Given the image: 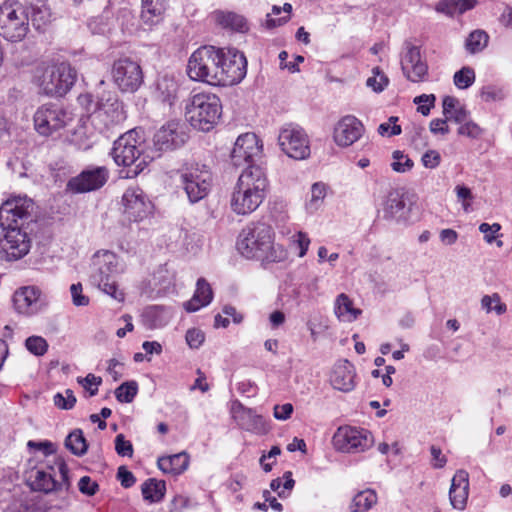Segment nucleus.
<instances>
[{
  "instance_id": "1",
  "label": "nucleus",
  "mask_w": 512,
  "mask_h": 512,
  "mask_svg": "<svg viewBox=\"0 0 512 512\" xmlns=\"http://www.w3.org/2000/svg\"><path fill=\"white\" fill-rule=\"evenodd\" d=\"M246 72L247 60L243 53L236 50L225 53L214 46L198 48L187 64V74L191 80L214 86L238 84Z\"/></svg>"
},
{
  "instance_id": "2",
  "label": "nucleus",
  "mask_w": 512,
  "mask_h": 512,
  "mask_svg": "<svg viewBox=\"0 0 512 512\" xmlns=\"http://www.w3.org/2000/svg\"><path fill=\"white\" fill-rule=\"evenodd\" d=\"M274 233L271 226L263 222L251 223L239 233L236 247L247 259L262 262H280L286 253L280 245H274Z\"/></svg>"
},
{
  "instance_id": "3",
  "label": "nucleus",
  "mask_w": 512,
  "mask_h": 512,
  "mask_svg": "<svg viewBox=\"0 0 512 512\" xmlns=\"http://www.w3.org/2000/svg\"><path fill=\"white\" fill-rule=\"evenodd\" d=\"M268 188L265 172L259 166H249L239 176L231 194L230 207L237 215L254 212L263 202Z\"/></svg>"
},
{
  "instance_id": "4",
  "label": "nucleus",
  "mask_w": 512,
  "mask_h": 512,
  "mask_svg": "<svg viewBox=\"0 0 512 512\" xmlns=\"http://www.w3.org/2000/svg\"><path fill=\"white\" fill-rule=\"evenodd\" d=\"M221 109V101L217 95L200 92L188 99L185 107V117L195 129L209 131L218 122Z\"/></svg>"
},
{
  "instance_id": "5",
  "label": "nucleus",
  "mask_w": 512,
  "mask_h": 512,
  "mask_svg": "<svg viewBox=\"0 0 512 512\" xmlns=\"http://www.w3.org/2000/svg\"><path fill=\"white\" fill-rule=\"evenodd\" d=\"M91 279L104 293L118 302H123L125 294L118 289L115 277L123 271L117 255L110 251H98L92 258Z\"/></svg>"
},
{
  "instance_id": "6",
  "label": "nucleus",
  "mask_w": 512,
  "mask_h": 512,
  "mask_svg": "<svg viewBox=\"0 0 512 512\" xmlns=\"http://www.w3.org/2000/svg\"><path fill=\"white\" fill-rule=\"evenodd\" d=\"M144 140L136 129H131L122 134L115 142L111 155L117 165L133 166V174L136 176L141 173L148 164V160L152 157H141L144 153Z\"/></svg>"
},
{
  "instance_id": "7",
  "label": "nucleus",
  "mask_w": 512,
  "mask_h": 512,
  "mask_svg": "<svg viewBox=\"0 0 512 512\" xmlns=\"http://www.w3.org/2000/svg\"><path fill=\"white\" fill-rule=\"evenodd\" d=\"M76 70L66 62L45 67L38 78L42 92L49 96H64L74 85Z\"/></svg>"
},
{
  "instance_id": "8",
  "label": "nucleus",
  "mask_w": 512,
  "mask_h": 512,
  "mask_svg": "<svg viewBox=\"0 0 512 512\" xmlns=\"http://www.w3.org/2000/svg\"><path fill=\"white\" fill-rule=\"evenodd\" d=\"M91 120L100 133L113 131L126 120L124 105L116 95L104 93L97 101Z\"/></svg>"
},
{
  "instance_id": "9",
  "label": "nucleus",
  "mask_w": 512,
  "mask_h": 512,
  "mask_svg": "<svg viewBox=\"0 0 512 512\" xmlns=\"http://www.w3.org/2000/svg\"><path fill=\"white\" fill-rule=\"evenodd\" d=\"M29 30V19L18 2L5 1L0 6V35L11 42L24 39Z\"/></svg>"
},
{
  "instance_id": "10",
  "label": "nucleus",
  "mask_w": 512,
  "mask_h": 512,
  "mask_svg": "<svg viewBox=\"0 0 512 512\" xmlns=\"http://www.w3.org/2000/svg\"><path fill=\"white\" fill-rule=\"evenodd\" d=\"M181 179L188 200L196 203L207 196L211 188L212 173L208 166L192 163L184 169Z\"/></svg>"
},
{
  "instance_id": "11",
  "label": "nucleus",
  "mask_w": 512,
  "mask_h": 512,
  "mask_svg": "<svg viewBox=\"0 0 512 512\" xmlns=\"http://www.w3.org/2000/svg\"><path fill=\"white\" fill-rule=\"evenodd\" d=\"M332 443L339 452L357 454L370 449L374 439L372 433L364 428L342 426L335 432Z\"/></svg>"
},
{
  "instance_id": "12",
  "label": "nucleus",
  "mask_w": 512,
  "mask_h": 512,
  "mask_svg": "<svg viewBox=\"0 0 512 512\" xmlns=\"http://www.w3.org/2000/svg\"><path fill=\"white\" fill-rule=\"evenodd\" d=\"M55 465L58 468L60 479H56L55 468L47 466V470L43 468H35L30 473L31 486L34 490L44 493L52 491L68 490L70 482L68 478V467L66 463L57 458Z\"/></svg>"
},
{
  "instance_id": "13",
  "label": "nucleus",
  "mask_w": 512,
  "mask_h": 512,
  "mask_svg": "<svg viewBox=\"0 0 512 512\" xmlns=\"http://www.w3.org/2000/svg\"><path fill=\"white\" fill-rule=\"evenodd\" d=\"M71 115L62 106L48 103L40 106L34 114V126L42 136H50L64 128L70 121Z\"/></svg>"
},
{
  "instance_id": "14",
  "label": "nucleus",
  "mask_w": 512,
  "mask_h": 512,
  "mask_svg": "<svg viewBox=\"0 0 512 512\" xmlns=\"http://www.w3.org/2000/svg\"><path fill=\"white\" fill-rule=\"evenodd\" d=\"M278 144L281 150L292 159L303 160L310 155L308 136L298 125H284L278 135Z\"/></svg>"
},
{
  "instance_id": "15",
  "label": "nucleus",
  "mask_w": 512,
  "mask_h": 512,
  "mask_svg": "<svg viewBox=\"0 0 512 512\" xmlns=\"http://www.w3.org/2000/svg\"><path fill=\"white\" fill-rule=\"evenodd\" d=\"M0 238V258L6 261H17L26 256L31 248V238L20 226L2 229Z\"/></svg>"
},
{
  "instance_id": "16",
  "label": "nucleus",
  "mask_w": 512,
  "mask_h": 512,
  "mask_svg": "<svg viewBox=\"0 0 512 512\" xmlns=\"http://www.w3.org/2000/svg\"><path fill=\"white\" fill-rule=\"evenodd\" d=\"M113 82L122 92H135L143 83L140 65L130 58L116 60L111 69Z\"/></svg>"
},
{
  "instance_id": "17",
  "label": "nucleus",
  "mask_w": 512,
  "mask_h": 512,
  "mask_svg": "<svg viewBox=\"0 0 512 512\" xmlns=\"http://www.w3.org/2000/svg\"><path fill=\"white\" fill-rule=\"evenodd\" d=\"M33 209V201L26 196H14L7 199L0 206V227H22L23 221L27 219Z\"/></svg>"
},
{
  "instance_id": "18",
  "label": "nucleus",
  "mask_w": 512,
  "mask_h": 512,
  "mask_svg": "<svg viewBox=\"0 0 512 512\" xmlns=\"http://www.w3.org/2000/svg\"><path fill=\"white\" fill-rule=\"evenodd\" d=\"M122 203L124 214L130 221H142L151 213L152 204L139 187L128 188L123 194Z\"/></svg>"
},
{
  "instance_id": "19",
  "label": "nucleus",
  "mask_w": 512,
  "mask_h": 512,
  "mask_svg": "<svg viewBox=\"0 0 512 512\" xmlns=\"http://www.w3.org/2000/svg\"><path fill=\"white\" fill-rule=\"evenodd\" d=\"M188 139L185 127L171 121L163 125L154 135L153 142L157 151H171L183 146Z\"/></svg>"
},
{
  "instance_id": "20",
  "label": "nucleus",
  "mask_w": 512,
  "mask_h": 512,
  "mask_svg": "<svg viewBox=\"0 0 512 512\" xmlns=\"http://www.w3.org/2000/svg\"><path fill=\"white\" fill-rule=\"evenodd\" d=\"M109 172L105 167L83 170L68 181L67 188L74 193H86L98 190L105 185Z\"/></svg>"
},
{
  "instance_id": "21",
  "label": "nucleus",
  "mask_w": 512,
  "mask_h": 512,
  "mask_svg": "<svg viewBox=\"0 0 512 512\" xmlns=\"http://www.w3.org/2000/svg\"><path fill=\"white\" fill-rule=\"evenodd\" d=\"M262 151V145L254 133H245L240 135L231 151V160L235 166H243L253 162L259 157Z\"/></svg>"
},
{
  "instance_id": "22",
  "label": "nucleus",
  "mask_w": 512,
  "mask_h": 512,
  "mask_svg": "<svg viewBox=\"0 0 512 512\" xmlns=\"http://www.w3.org/2000/svg\"><path fill=\"white\" fill-rule=\"evenodd\" d=\"M364 133V126L355 116L342 117L334 128L333 138L340 147H348L355 143Z\"/></svg>"
},
{
  "instance_id": "23",
  "label": "nucleus",
  "mask_w": 512,
  "mask_h": 512,
  "mask_svg": "<svg viewBox=\"0 0 512 512\" xmlns=\"http://www.w3.org/2000/svg\"><path fill=\"white\" fill-rule=\"evenodd\" d=\"M401 68L407 79L412 82L423 81L428 73V66L422 61L419 48L411 43H406Z\"/></svg>"
},
{
  "instance_id": "24",
  "label": "nucleus",
  "mask_w": 512,
  "mask_h": 512,
  "mask_svg": "<svg viewBox=\"0 0 512 512\" xmlns=\"http://www.w3.org/2000/svg\"><path fill=\"white\" fill-rule=\"evenodd\" d=\"M403 189H390L382 201L383 218L386 220H395L399 223L407 222L405 213L406 201Z\"/></svg>"
},
{
  "instance_id": "25",
  "label": "nucleus",
  "mask_w": 512,
  "mask_h": 512,
  "mask_svg": "<svg viewBox=\"0 0 512 512\" xmlns=\"http://www.w3.org/2000/svg\"><path fill=\"white\" fill-rule=\"evenodd\" d=\"M16 311L23 315H33L41 309V290L36 286L21 287L14 293Z\"/></svg>"
},
{
  "instance_id": "26",
  "label": "nucleus",
  "mask_w": 512,
  "mask_h": 512,
  "mask_svg": "<svg viewBox=\"0 0 512 512\" xmlns=\"http://www.w3.org/2000/svg\"><path fill=\"white\" fill-rule=\"evenodd\" d=\"M469 495V474L466 470H458L451 481L449 490L450 504L454 509L464 510Z\"/></svg>"
},
{
  "instance_id": "27",
  "label": "nucleus",
  "mask_w": 512,
  "mask_h": 512,
  "mask_svg": "<svg viewBox=\"0 0 512 512\" xmlns=\"http://www.w3.org/2000/svg\"><path fill=\"white\" fill-rule=\"evenodd\" d=\"M355 369L347 360L336 363L330 376V383L334 389L349 392L355 387Z\"/></svg>"
},
{
  "instance_id": "28",
  "label": "nucleus",
  "mask_w": 512,
  "mask_h": 512,
  "mask_svg": "<svg viewBox=\"0 0 512 512\" xmlns=\"http://www.w3.org/2000/svg\"><path fill=\"white\" fill-rule=\"evenodd\" d=\"M232 413L241 428L256 433H260L264 430L262 416L258 415L253 409L246 408L241 403H237L234 404Z\"/></svg>"
},
{
  "instance_id": "29",
  "label": "nucleus",
  "mask_w": 512,
  "mask_h": 512,
  "mask_svg": "<svg viewBox=\"0 0 512 512\" xmlns=\"http://www.w3.org/2000/svg\"><path fill=\"white\" fill-rule=\"evenodd\" d=\"M166 0H141V22L152 28L163 20Z\"/></svg>"
},
{
  "instance_id": "30",
  "label": "nucleus",
  "mask_w": 512,
  "mask_h": 512,
  "mask_svg": "<svg viewBox=\"0 0 512 512\" xmlns=\"http://www.w3.org/2000/svg\"><path fill=\"white\" fill-rule=\"evenodd\" d=\"M213 299V290L210 284L204 279L199 278L196 283V290L193 297L183 304L187 312H196L200 308L211 303Z\"/></svg>"
},
{
  "instance_id": "31",
  "label": "nucleus",
  "mask_w": 512,
  "mask_h": 512,
  "mask_svg": "<svg viewBox=\"0 0 512 512\" xmlns=\"http://www.w3.org/2000/svg\"><path fill=\"white\" fill-rule=\"evenodd\" d=\"M178 90L179 85L174 76L165 74L158 78L156 95L164 104L171 107L177 100Z\"/></svg>"
},
{
  "instance_id": "32",
  "label": "nucleus",
  "mask_w": 512,
  "mask_h": 512,
  "mask_svg": "<svg viewBox=\"0 0 512 512\" xmlns=\"http://www.w3.org/2000/svg\"><path fill=\"white\" fill-rule=\"evenodd\" d=\"M157 465L163 473L179 475L188 468L189 456L186 452L162 456L158 458Z\"/></svg>"
},
{
  "instance_id": "33",
  "label": "nucleus",
  "mask_w": 512,
  "mask_h": 512,
  "mask_svg": "<svg viewBox=\"0 0 512 512\" xmlns=\"http://www.w3.org/2000/svg\"><path fill=\"white\" fill-rule=\"evenodd\" d=\"M334 313L339 321L351 323L361 315L362 311L354 307L348 295L341 293L335 299Z\"/></svg>"
},
{
  "instance_id": "34",
  "label": "nucleus",
  "mask_w": 512,
  "mask_h": 512,
  "mask_svg": "<svg viewBox=\"0 0 512 512\" xmlns=\"http://www.w3.org/2000/svg\"><path fill=\"white\" fill-rule=\"evenodd\" d=\"M214 19L222 27L231 28L239 32L247 30V23L244 17L236 13L216 11L214 13Z\"/></svg>"
},
{
  "instance_id": "35",
  "label": "nucleus",
  "mask_w": 512,
  "mask_h": 512,
  "mask_svg": "<svg viewBox=\"0 0 512 512\" xmlns=\"http://www.w3.org/2000/svg\"><path fill=\"white\" fill-rule=\"evenodd\" d=\"M143 498L151 503L159 502L163 499L166 491L164 481L156 479H147L141 486Z\"/></svg>"
},
{
  "instance_id": "36",
  "label": "nucleus",
  "mask_w": 512,
  "mask_h": 512,
  "mask_svg": "<svg viewBox=\"0 0 512 512\" xmlns=\"http://www.w3.org/2000/svg\"><path fill=\"white\" fill-rule=\"evenodd\" d=\"M377 502L375 491L366 489L356 494L350 505L351 512H365Z\"/></svg>"
},
{
  "instance_id": "37",
  "label": "nucleus",
  "mask_w": 512,
  "mask_h": 512,
  "mask_svg": "<svg viewBox=\"0 0 512 512\" xmlns=\"http://www.w3.org/2000/svg\"><path fill=\"white\" fill-rule=\"evenodd\" d=\"M488 41V34L484 30L477 29L468 35L465 41V48L470 54H476L486 48Z\"/></svg>"
},
{
  "instance_id": "38",
  "label": "nucleus",
  "mask_w": 512,
  "mask_h": 512,
  "mask_svg": "<svg viewBox=\"0 0 512 512\" xmlns=\"http://www.w3.org/2000/svg\"><path fill=\"white\" fill-rule=\"evenodd\" d=\"M65 446L74 455L82 456L86 453L88 445L80 429L72 431L65 439Z\"/></svg>"
},
{
  "instance_id": "39",
  "label": "nucleus",
  "mask_w": 512,
  "mask_h": 512,
  "mask_svg": "<svg viewBox=\"0 0 512 512\" xmlns=\"http://www.w3.org/2000/svg\"><path fill=\"white\" fill-rule=\"evenodd\" d=\"M138 392V384L135 381L122 383L115 390V397L121 403H131Z\"/></svg>"
},
{
  "instance_id": "40",
  "label": "nucleus",
  "mask_w": 512,
  "mask_h": 512,
  "mask_svg": "<svg viewBox=\"0 0 512 512\" xmlns=\"http://www.w3.org/2000/svg\"><path fill=\"white\" fill-rule=\"evenodd\" d=\"M392 159L391 168L397 173H405L413 168V161L400 150L392 153Z\"/></svg>"
},
{
  "instance_id": "41",
  "label": "nucleus",
  "mask_w": 512,
  "mask_h": 512,
  "mask_svg": "<svg viewBox=\"0 0 512 512\" xmlns=\"http://www.w3.org/2000/svg\"><path fill=\"white\" fill-rule=\"evenodd\" d=\"M481 307L487 312L495 311L498 315L506 312V305L501 302L497 293L485 295L481 299Z\"/></svg>"
},
{
  "instance_id": "42",
  "label": "nucleus",
  "mask_w": 512,
  "mask_h": 512,
  "mask_svg": "<svg viewBox=\"0 0 512 512\" xmlns=\"http://www.w3.org/2000/svg\"><path fill=\"white\" fill-rule=\"evenodd\" d=\"M475 81V72L470 67H463L454 74V84L459 89L470 87Z\"/></svg>"
},
{
  "instance_id": "43",
  "label": "nucleus",
  "mask_w": 512,
  "mask_h": 512,
  "mask_svg": "<svg viewBox=\"0 0 512 512\" xmlns=\"http://www.w3.org/2000/svg\"><path fill=\"white\" fill-rule=\"evenodd\" d=\"M326 196V185L323 183H314L311 187V198L308 202V209L314 211L318 209V207L323 202Z\"/></svg>"
},
{
  "instance_id": "44",
  "label": "nucleus",
  "mask_w": 512,
  "mask_h": 512,
  "mask_svg": "<svg viewBox=\"0 0 512 512\" xmlns=\"http://www.w3.org/2000/svg\"><path fill=\"white\" fill-rule=\"evenodd\" d=\"M26 348L34 355L41 356L46 353L48 344L46 340L40 336H31L26 339Z\"/></svg>"
},
{
  "instance_id": "45",
  "label": "nucleus",
  "mask_w": 512,
  "mask_h": 512,
  "mask_svg": "<svg viewBox=\"0 0 512 512\" xmlns=\"http://www.w3.org/2000/svg\"><path fill=\"white\" fill-rule=\"evenodd\" d=\"M77 382L89 392L90 396H95L98 392V387L102 383L101 377L95 376L92 373H89L86 377H78Z\"/></svg>"
},
{
  "instance_id": "46",
  "label": "nucleus",
  "mask_w": 512,
  "mask_h": 512,
  "mask_svg": "<svg viewBox=\"0 0 512 512\" xmlns=\"http://www.w3.org/2000/svg\"><path fill=\"white\" fill-rule=\"evenodd\" d=\"M76 397L72 390H65V395L57 393L54 396V404L60 409L70 410L75 406Z\"/></svg>"
},
{
  "instance_id": "47",
  "label": "nucleus",
  "mask_w": 512,
  "mask_h": 512,
  "mask_svg": "<svg viewBox=\"0 0 512 512\" xmlns=\"http://www.w3.org/2000/svg\"><path fill=\"white\" fill-rule=\"evenodd\" d=\"M290 241L293 246L299 249L298 256L304 257L310 245V239L308 235L299 231L291 236Z\"/></svg>"
},
{
  "instance_id": "48",
  "label": "nucleus",
  "mask_w": 512,
  "mask_h": 512,
  "mask_svg": "<svg viewBox=\"0 0 512 512\" xmlns=\"http://www.w3.org/2000/svg\"><path fill=\"white\" fill-rule=\"evenodd\" d=\"M115 451L122 457H132L134 453L132 443L126 440L123 434H118L115 437Z\"/></svg>"
},
{
  "instance_id": "49",
  "label": "nucleus",
  "mask_w": 512,
  "mask_h": 512,
  "mask_svg": "<svg viewBox=\"0 0 512 512\" xmlns=\"http://www.w3.org/2000/svg\"><path fill=\"white\" fill-rule=\"evenodd\" d=\"M435 96L433 94H422L414 98V103L418 104V112L427 116L435 103Z\"/></svg>"
},
{
  "instance_id": "50",
  "label": "nucleus",
  "mask_w": 512,
  "mask_h": 512,
  "mask_svg": "<svg viewBox=\"0 0 512 512\" xmlns=\"http://www.w3.org/2000/svg\"><path fill=\"white\" fill-rule=\"evenodd\" d=\"M500 230L501 225L499 223H482L479 226V231L484 234V239L489 244L497 240V238L499 237Z\"/></svg>"
},
{
  "instance_id": "51",
  "label": "nucleus",
  "mask_w": 512,
  "mask_h": 512,
  "mask_svg": "<svg viewBox=\"0 0 512 512\" xmlns=\"http://www.w3.org/2000/svg\"><path fill=\"white\" fill-rule=\"evenodd\" d=\"M482 132L483 130L478 124L468 119L458 128L459 135H464L474 139L480 137Z\"/></svg>"
},
{
  "instance_id": "52",
  "label": "nucleus",
  "mask_w": 512,
  "mask_h": 512,
  "mask_svg": "<svg viewBox=\"0 0 512 512\" xmlns=\"http://www.w3.org/2000/svg\"><path fill=\"white\" fill-rule=\"evenodd\" d=\"M398 120L397 117L391 116L388 122L382 123L378 127V133L382 136H395L401 134V126L395 124Z\"/></svg>"
},
{
  "instance_id": "53",
  "label": "nucleus",
  "mask_w": 512,
  "mask_h": 512,
  "mask_svg": "<svg viewBox=\"0 0 512 512\" xmlns=\"http://www.w3.org/2000/svg\"><path fill=\"white\" fill-rule=\"evenodd\" d=\"M72 142L78 147L80 150H88L93 146V142L89 137H86V132L84 127H79L75 130L72 138Z\"/></svg>"
},
{
  "instance_id": "54",
  "label": "nucleus",
  "mask_w": 512,
  "mask_h": 512,
  "mask_svg": "<svg viewBox=\"0 0 512 512\" xmlns=\"http://www.w3.org/2000/svg\"><path fill=\"white\" fill-rule=\"evenodd\" d=\"M72 302L75 306H87L89 304V297L83 294V287L81 283L72 284L70 287Z\"/></svg>"
},
{
  "instance_id": "55",
  "label": "nucleus",
  "mask_w": 512,
  "mask_h": 512,
  "mask_svg": "<svg viewBox=\"0 0 512 512\" xmlns=\"http://www.w3.org/2000/svg\"><path fill=\"white\" fill-rule=\"evenodd\" d=\"M185 338H186V342L190 348L197 349L204 342L205 335L201 330L192 328L186 332Z\"/></svg>"
},
{
  "instance_id": "56",
  "label": "nucleus",
  "mask_w": 512,
  "mask_h": 512,
  "mask_svg": "<svg viewBox=\"0 0 512 512\" xmlns=\"http://www.w3.org/2000/svg\"><path fill=\"white\" fill-rule=\"evenodd\" d=\"M374 72L377 76L367 79V86L371 87L375 92H381L388 84V78L384 74H380L379 69L375 68Z\"/></svg>"
},
{
  "instance_id": "57",
  "label": "nucleus",
  "mask_w": 512,
  "mask_h": 512,
  "mask_svg": "<svg viewBox=\"0 0 512 512\" xmlns=\"http://www.w3.org/2000/svg\"><path fill=\"white\" fill-rule=\"evenodd\" d=\"M78 487L81 493L93 496L97 493L99 485L93 481L89 476H83L80 478Z\"/></svg>"
},
{
  "instance_id": "58",
  "label": "nucleus",
  "mask_w": 512,
  "mask_h": 512,
  "mask_svg": "<svg viewBox=\"0 0 512 512\" xmlns=\"http://www.w3.org/2000/svg\"><path fill=\"white\" fill-rule=\"evenodd\" d=\"M421 161L424 167L434 169L439 166L441 156L436 150H428L423 154Z\"/></svg>"
},
{
  "instance_id": "59",
  "label": "nucleus",
  "mask_w": 512,
  "mask_h": 512,
  "mask_svg": "<svg viewBox=\"0 0 512 512\" xmlns=\"http://www.w3.org/2000/svg\"><path fill=\"white\" fill-rule=\"evenodd\" d=\"M117 478L124 488H130L136 482L135 476L125 466H120L117 471Z\"/></svg>"
},
{
  "instance_id": "60",
  "label": "nucleus",
  "mask_w": 512,
  "mask_h": 512,
  "mask_svg": "<svg viewBox=\"0 0 512 512\" xmlns=\"http://www.w3.org/2000/svg\"><path fill=\"white\" fill-rule=\"evenodd\" d=\"M481 97L484 101H496L504 97L503 91L494 86H486L481 91Z\"/></svg>"
},
{
  "instance_id": "61",
  "label": "nucleus",
  "mask_w": 512,
  "mask_h": 512,
  "mask_svg": "<svg viewBox=\"0 0 512 512\" xmlns=\"http://www.w3.org/2000/svg\"><path fill=\"white\" fill-rule=\"evenodd\" d=\"M292 412L293 406L290 403L276 405L274 407V417L278 420H287L288 418H290Z\"/></svg>"
},
{
  "instance_id": "62",
  "label": "nucleus",
  "mask_w": 512,
  "mask_h": 512,
  "mask_svg": "<svg viewBox=\"0 0 512 512\" xmlns=\"http://www.w3.org/2000/svg\"><path fill=\"white\" fill-rule=\"evenodd\" d=\"M448 119L445 117V119H433L430 122V131L434 134H448L449 133V127L447 125Z\"/></svg>"
},
{
  "instance_id": "63",
  "label": "nucleus",
  "mask_w": 512,
  "mask_h": 512,
  "mask_svg": "<svg viewBox=\"0 0 512 512\" xmlns=\"http://www.w3.org/2000/svg\"><path fill=\"white\" fill-rule=\"evenodd\" d=\"M430 451L433 459V467L437 469L443 468L447 463V458L442 454L441 449L433 445Z\"/></svg>"
},
{
  "instance_id": "64",
  "label": "nucleus",
  "mask_w": 512,
  "mask_h": 512,
  "mask_svg": "<svg viewBox=\"0 0 512 512\" xmlns=\"http://www.w3.org/2000/svg\"><path fill=\"white\" fill-rule=\"evenodd\" d=\"M446 118L461 125L468 119V111L464 106L460 105L451 114L447 115Z\"/></svg>"
}]
</instances>
